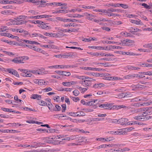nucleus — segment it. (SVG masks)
<instances>
[{
  "instance_id": "nucleus-42",
  "label": "nucleus",
  "mask_w": 152,
  "mask_h": 152,
  "mask_svg": "<svg viewBox=\"0 0 152 152\" xmlns=\"http://www.w3.org/2000/svg\"><path fill=\"white\" fill-rule=\"evenodd\" d=\"M38 103L40 105L42 106H45L47 104L46 102L42 100H41L40 101H39L38 102Z\"/></svg>"
},
{
  "instance_id": "nucleus-12",
  "label": "nucleus",
  "mask_w": 152,
  "mask_h": 152,
  "mask_svg": "<svg viewBox=\"0 0 152 152\" xmlns=\"http://www.w3.org/2000/svg\"><path fill=\"white\" fill-rule=\"evenodd\" d=\"M31 36L32 37H39L42 38L43 39H45V38H46L45 37L43 36L42 34H40L38 33H36V32H34V33L31 34Z\"/></svg>"
},
{
  "instance_id": "nucleus-48",
  "label": "nucleus",
  "mask_w": 152,
  "mask_h": 152,
  "mask_svg": "<svg viewBox=\"0 0 152 152\" xmlns=\"http://www.w3.org/2000/svg\"><path fill=\"white\" fill-rule=\"evenodd\" d=\"M14 69H12L7 68L6 69L5 71V72H7L8 73L12 74V73L13 72Z\"/></svg>"
},
{
  "instance_id": "nucleus-8",
  "label": "nucleus",
  "mask_w": 152,
  "mask_h": 152,
  "mask_svg": "<svg viewBox=\"0 0 152 152\" xmlns=\"http://www.w3.org/2000/svg\"><path fill=\"white\" fill-rule=\"evenodd\" d=\"M12 61L15 63H23L24 62L23 61V60L21 59V57L16 58L12 60Z\"/></svg>"
},
{
  "instance_id": "nucleus-35",
  "label": "nucleus",
  "mask_w": 152,
  "mask_h": 152,
  "mask_svg": "<svg viewBox=\"0 0 152 152\" xmlns=\"http://www.w3.org/2000/svg\"><path fill=\"white\" fill-rule=\"evenodd\" d=\"M143 46L145 48H150L151 49H152V43L146 44L144 45Z\"/></svg>"
},
{
  "instance_id": "nucleus-24",
  "label": "nucleus",
  "mask_w": 152,
  "mask_h": 152,
  "mask_svg": "<svg viewBox=\"0 0 152 152\" xmlns=\"http://www.w3.org/2000/svg\"><path fill=\"white\" fill-rule=\"evenodd\" d=\"M56 19L59 20L64 22H68V18H64L60 17H57Z\"/></svg>"
},
{
  "instance_id": "nucleus-15",
  "label": "nucleus",
  "mask_w": 152,
  "mask_h": 152,
  "mask_svg": "<svg viewBox=\"0 0 152 152\" xmlns=\"http://www.w3.org/2000/svg\"><path fill=\"white\" fill-rule=\"evenodd\" d=\"M130 22L133 23L135 24L138 25H141L142 24V23L140 20H136L132 19L130 20Z\"/></svg>"
},
{
  "instance_id": "nucleus-54",
  "label": "nucleus",
  "mask_w": 152,
  "mask_h": 152,
  "mask_svg": "<svg viewBox=\"0 0 152 152\" xmlns=\"http://www.w3.org/2000/svg\"><path fill=\"white\" fill-rule=\"evenodd\" d=\"M132 96V94L130 93L126 92L124 94V97H130Z\"/></svg>"
},
{
  "instance_id": "nucleus-10",
  "label": "nucleus",
  "mask_w": 152,
  "mask_h": 152,
  "mask_svg": "<svg viewBox=\"0 0 152 152\" xmlns=\"http://www.w3.org/2000/svg\"><path fill=\"white\" fill-rule=\"evenodd\" d=\"M42 24L39 25V27L42 29H50V27L48 25L47 23H45L44 22H42Z\"/></svg>"
},
{
  "instance_id": "nucleus-44",
  "label": "nucleus",
  "mask_w": 152,
  "mask_h": 152,
  "mask_svg": "<svg viewBox=\"0 0 152 152\" xmlns=\"http://www.w3.org/2000/svg\"><path fill=\"white\" fill-rule=\"evenodd\" d=\"M88 88H83L81 87H80L79 89L80 90L82 93H84L88 90Z\"/></svg>"
},
{
  "instance_id": "nucleus-37",
  "label": "nucleus",
  "mask_w": 152,
  "mask_h": 152,
  "mask_svg": "<svg viewBox=\"0 0 152 152\" xmlns=\"http://www.w3.org/2000/svg\"><path fill=\"white\" fill-rule=\"evenodd\" d=\"M108 10H109L110 12H121V10H120L118 9H113V8L108 9Z\"/></svg>"
},
{
  "instance_id": "nucleus-25",
  "label": "nucleus",
  "mask_w": 152,
  "mask_h": 152,
  "mask_svg": "<svg viewBox=\"0 0 152 152\" xmlns=\"http://www.w3.org/2000/svg\"><path fill=\"white\" fill-rule=\"evenodd\" d=\"M48 107L49 109V110L51 111H53L54 110V106L52 104V103H51L50 102H49V103H48V104H47L46 105Z\"/></svg>"
},
{
  "instance_id": "nucleus-64",
  "label": "nucleus",
  "mask_w": 152,
  "mask_h": 152,
  "mask_svg": "<svg viewBox=\"0 0 152 152\" xmlns=\"http://www.w3.org/2000/svg\"><path fill=\"white\" fill-rule=\"evenodd\" d=\"M63 75H64L66 76H69L70 75V73L69 72H64L63 71Z\"/></svg>"
},
{
  "instance_id": "nucleus-2",
  "label": "nucleus",
  "mask_w": 152,
  "mask_h": 152,
  "mask_svg": "<svg viewBox=\"0 0 152 152\" xmlns=\"http://www.w3.org/2000/svg\"><path fill=\"white\" fill-rule=\"evenodd\" d=\"M134 118L137 120L144 121L152 118V116L148 115L146 114H144L143 113L142 114H139L138 115L135 116Z\"/></svg>"
},
{
  "instance_id": "nucleus-7",
  "label": "nucleus",
  "mask_w": 152,
  "mask_h": 152,
  "mask_svg": "<svg viewBox=\"0 0 152 152\" xmlns=\"http://www.w3.org/2000/svg\"><path fill=\"white\" fill-rule=\"evenodd\" d=\"M99 107L101 108L106 109H111L112 108V105L109 104H100Z\"/></svg>"
},
{
  "instance_id": "nucleus-53",
  "label": "nucleus",
  "mask_w": 152,
  "mask_h": 152,
  "mask_svg": "<svg viewBox=\"0 0 152 152\" xmlns=\"http://www.w3.org/2000/svg\"><path fill=\"white\" fill-rule=\"evenodd\" d=\"M107 144H103L102 145L99 146H98L96 147V148L98 149H99L102 148H105L107 147Z\"/></svg>"
},
{
  "instance_id": "nucleus-31",
  "label": "nucleus",
  "mask_w": 152,
  "mask_h": 152,
  "mask_svg": "<svg viewBox=\"0 0 152 152\" xmlns=\"http://www.w3.org/2000/svg\"><path fill=\"white\" fill-rule=\"evenodd\" d=\"M28 13L29 14H30L31 13L33 15H36L38 14V12L37 11L33 10H31L28 11Z\"/></svg>"
},
{
  "instance_id": "nucleus-52",
  "label": "nucleus",
  "mask_w": 152,
  "mask_h": 152,
  "mask_svg": "<svg viewBox=\"0 0 152 152\" xmlns=\"http://www.w3.org/2000/svg\"><path fill=\"white\" fill-rule=\"evenodd\" d=\"M73 93L75 96H77L80 94V92L77 90L75 89L73 91Z\"/></svg>"
},
{
  "instance_id": "nucleus-16",
  "label": "nucleus",
  "mask_w": 152,
  "mask_h": 152,
  "mask_svg": "<svg viewBox=\"0 0 152 152\" xmlns=\"http://www.w3.org/2000/svg\"><path fill=\"white\" fill-rule=\"evenodd\" d=\"M104 85L103 83H96L93 86V87L98 89L104 86Z\"/></svg>"
},
{
  "instance_id": "nucleus-29",
  "label": "nucleus",
  "mask_w": 152,
  "mask_h": 152,
  "mask_svg": "<svg viewBox=\"0 0 152 152\" xmlns=\"http://www.w3.org/2000/svg\"><path fill=\"white\" fill-rule=\"evenodd\" d=\"M79 7H81L83 8L84 9H94L95 8V7L93 6H85L84 5H80L79 6Z\"/></svg>"
},
{
  "instance_id": "nucleus-1",
  "label": "nucleus",
  "mask_w": 152,
  "mask_h": 152,
  "mask_svg": "<svg viewBox=\"0 0 152 152\" xmlns=\"http://www.w3.org/2000/svg\"><path fill=\"white\" fill-rule=\"evenodd\" d=\"M27 16L25 15L20 16L17 17L15 20H12L11 21V23H9L8 22L7 23V25H10V24H15V25H21L24 23H27V21H24V20L27 18Z\"/></svg>"
},
{
  "instance_id": "nucleus-50",
  "label": "nucleus",
  "mask_w": 152,
  "mask_h": 152,
  "mask_svg": "<svg viewBox=\"0 0 152 152\" xmlns=\"http://www.w3.org/2000/svg\"><path fill=\"white\" fill-rule=\"evenodd\" d=\"M70 140H78V138L76 136L72 135L70 137Z\"/></svg>"
},
{
  "instance_id": "nucleus-17",
  "label": "nucleus",
  "mask_w": 152,
  "mask_h": 152,
  "mask_svg": "<svg viewBox=\"0 0 152 152\" xmlns=\"http://www.w3.org/2000/svg\"><path fill=\"white\" fill-rule=\"evenodd\" d=\"M23 42H25L27 44H38L39 43L34 41H29L27 40L23 39L22 40Z\"/></svg>"
},
{
  "instance_id": "nucleus-49",
  "label": "nucleus",
  "mask_w": 152,
  "mask_h": 152,
  "mask_svg": "<svg viewBox=\"0 0 152 152\" xmlns=\"http://www.w3.org/2000/svg\"><path fill=\"white\" fill-rule=\"evenodd\" d=\"M42 47L47 48H54V45H42Z\"/></svg>"
},
{
  "instance_id": "nucleus-19",
  "label": "nucleus",
  "mask_w": 152,
  "mask_h": 152,
  "mask_svg": "<svg viewBox=\"0 0 152 152\" xmlns=\"http://www.w3.org/2000/svg\"><path fill=\"white\" fill-rule=\"evenodd\" d=\"M119 119H110L109 120V122L110 124H119Z\"/></svg>"
},
{
  "instance_id": "nucleus-27",
  "label": "nucleus",
  "mask_w": 152,
  "mask_h": 152,
  "mask_svg": "<svg viewBox=\"0 0 152 152\" xmlns=\"http://www.w3.org/2000/svg\"><path fill=\"white\" fill-rule=\"evenodd\" d=\"M44 34L46 36L53 37H55L56 36V34L55 33H52L46 32Z\"/></svg>"
},
{
  "instance_id": "nucleus-26",
  "label": "nucleus",
  "mask_w": 152,
  "mask_h": 152,
  "mask_svg": "<svg viewBox=\"0 0 152 152\" xmlns=\"http://www.w3.org/2000/svg\"><path fill=\"white\" fill-rule=\"evenodd\" d=\"M1 13L5 15H8L12 13V12L11 11L8 10L2 11L1 12Z\"/></svg>"
},
{
  "instance_id": "nucleus-21",
  "label": "nucleus",
  "mask_w": 152,
  "mask_h": 152,
  "mask_svg": "<svg viewBox=\"0 0 152 152\" xmlns=\"http://www.w3.org/2000/svg\"><path fill=\"white\" fill-rule=\"evenodd\" d=\"M68 22L83 23L81 20H76L74 18H68Z\"/></svg>"
},
{
  "instance_id": "nucleus-23",
  "label": "nucleus",
  "mask_w": 152,
  "mask_h": 152,
  "mask_svg": "<svg viewBox=\"0 0 152 152\" xmlns=\"http://www.w3.org/2000/svg\"><path fill=\"white\" fill-rule=\"evenodd\" d=\"M7 28L6 26H2L0 27V35L1 33H4V32L6 31Z\"/></svg>"
},
{
  "instance_id": "nucleus-51",
  "label": "nucleus",
  "mask_w": 152,
  "mask_h": 152,
  "mask_svg": "<svg viewBox=\"0 0 152 152\" xmlns=\"http://www.w3.org/2000/svg\"><path fill=\"white\" fill-rule=\"evenodd\" d=\"M110 80H122V78L120 77H110Z\"/></svg>"
},
{
  "instance_id": "nucleus-40",
  "label": "nucleus",
  "mask_w": 152,
  "mask_h": 152,
  "mask_svg": "<svg viewBox=\"0 0 152 152\" xmlns=\"http://www.w3.org/2000/svg\"><path fill=\"white\" fill-rule=\"evenodd\" d=\"M79 113L77 114V116L78 117H79L81 116H84L85 115V113L83 112L82 111H80L79 112Z\"/></svg>"
},
{
  "instance_id": "nucleus-9",
  "label": "nucleus",
  "mask_w": 152,
  "mask_h": 152,
  "mask_svg": "<svg viewBox=\"0 0 152 152\" xmlns=\"http://www.w3.org/2000/svg\"><path fill=\"white\" fill-rule=\"evenodd\" d=\"M89 54L92 56V57L96 56L99 57H100V56H103L104 53L91 52Z\"/></svg>"
},
{
  "instance_id": "nucleus-39",
  "label": "nucleus",
  "mask_w": 152,
  "mask_h": 152,
  "mask_svg": "<svg viewBox=\"0 0 152 152\" xmlns=\"http://www.w3.org/2000/svg\"><path fill=\"white\" fill-rule=\"evenodd\" d=\"M55 107L56 108L54 109L53 111H58L61 110V107L59 105L57 104L56 105Z\"/></svg>"
},
{
  "instance_id": "nucleus-5",
  "label": "nucleus",
  "mask_w": 152,
  "mask_h": 152,
  "mask_svg": "<svg viewBox=\"0 0 152 152\" xmlns=\"http://www.w3.org/2000/svg\"><path fill=\"white\" fill-rule=\"evenodd\" d=\"M1 35L5 37H7L9 38H11L12 39H18L19 38L17 36H14L12 34L9 33H1Z\"/></svg>"
},
{
  "instance_id": "nucleus-57",
  "label": "nucleus",
  "mask_w": 152,
  "mask_h": 152,
  "mask_svg": "<svg viewBox=\"0 0 152 152\" xmlns=\"http://www.w3.org/2000/svg\"><path fill=\"white\" fill-rule=\"evenodd\" d=\"M114 138L113 137H109L105 138V141L107 142L110 141L114 140Z\"/></svg>"
},
{
  "instance_id": "nucleus-32",
  "label": "nucleus",
  "mask_w": 152,
  "mask_h": 152,
  "mask_svg": "<svg viewBox=\"0 0 152 152\" xmlns=\"http://www.w3.org/2000/svg\"><path fill=\"white\" fill-rule=\"evenodd\" d=\"M78 112H69L67 113V114L69 115L74 116V117H77V114L78 113Z\"/></svg>"
},
{
  "instance_id": "nucleus-34",
  "label": "nucleus",
  "mask_w": 152,
  "mask_h": 152,
  "mask_svg": "<svg viewBox=\"0 0 152 152\" xmlns=\"http://www.w3.org/2000/svg\"><path fill=\"white\" fill-rule=\"evenodd\" d=\"M29 72L35 75H40L42 73L41 71H39V70H31Z\"/></svg>"
},
{
  "instance_id": "nucleus-6",
  "label": "nucleus",
  "mask_w": 152,
  "mask_h": 152,
  "mask_svg": "<svg viewBox=\"0 0 152 152\" xmlns=\"http://www.w3.org/2000/svg\"><path fill=\"white\" fill-rule=\"evenodd\" d=\"M128 121V119L127 118H121L119 119V124L121 125H126L127 122Z\"/></svg>"
},
{
  "instance_id": "nucleus-11",
  "label": "nucleus",
  "mask_w": 152,
  "mask_h": 152,
  "mask_svg": "<svg viewBox=\"0 0 152 152\" xmlns=\"http://www.w3.org/2000/svg\"><path fill=\"white\" fill-rule=\"evenodd\" d=\"M137 65L139 67H152V64H148L145 62L138 64Z\"/></svg>"
},
{
  "instance_id": "nucleus-59",
  "label": "nucleus",
  "mask_w": 152,
  "mask_h": 152,
  "mask_svg": "<svg viewBox=\"0 0 152 152\" xmlns=\"http://www.w3.org/2000/svg\"><path fill=\"white\" fill-rule=\"evenodd\" d=\"M75 77L79 79L82 80H84L85 78L84 76H79L77 75H75Z\"/></svg>"
},
{
  "instance_id": "nucleus-22",
  "label": "nucleus",
  "mask_w": 152,
  "mask_h": 152,
  "mask_svg": "<svg viewBox=\"0 0 152 152\" xmlns=\"http://www.w3.org/2000/svg\"><path fill=\"white\" fill-rule=\"evenodd\" d=\"M38 85L40 86L46 85H47L48 81H45L44 80L39 79Z\"/></svg>"
},
{
  "instance_id": "nucleus-20",
  "label": "nucleus",
  "mask_w": 152,
  "mask_h": 152,
  "mask_svg": "<svg viewBox=\"0 0 152 152\" xmlns=\"http://www.w3.org/2000/svg\"><path fill=\"white\" fill-rule=\"evenodd\" d=\"M129 30H130V32L132 34H134L133 32L138 31L139 30V29L138 28L132 27L130 28Z\"/></svg>"
},
{
  "instance_id": "nucleus-58",
  "label": "nucleus",
  "mask_w": 152,
  "mask_h": 152,
  "mask_svg": "<svg viewBox=\"0 0 152 152\" xmlns=\"http://www.w3.org/2000/svg\"><path fill=\"white\" fill-rule=\"evenodd\" d=\"M99 19L100 22L101 21H108L109 22H111V21H112V20H108L106 19L103 18H99Z\"/></svg>"
},
{
  "instance_id": "nucleus-63",
  "label": "nucleus",
  "mask_w": 152,
  "mask_h": 152,
  "mask_svg": "<svg viewBox=\"0 0 152 152\" xmlns=\"http://www.w3.org/2000/svg\"><path fill=\"white\" fill-rule=\"evenodd\" d=\"M62 84H63V85L65 86H70V83L69 82H64L62 83Z\"/></svg>"
},
{
  "instance_id": "nucleus-45",
  "label": "nucleus",
  "mask_w": 152,
  "mask_h": 152,
  "mask_svg": "<svg viewBox=\"0 0 152 152\" xmlns=\"http://www.w3.org/2000/svg\"><path fill=\"white\" fill-rule=\"evenodd\" d=\"M39 18H49L51 17V16L49 15H39Z\"/></svg>"
},
{
  "instance_id": "nucleus-28",
  "label": "nucleus",
  "mask_w": 152,
  "mask_h": 152,
  "mask_svg": "<svg viewBox=\"0 0 152 152\" xmlns=\"http://www.w3.org/2000/svg\"><path fill=\"white\" fill-rule=\"evenodd\" d=\"M53 99L55 100V101L57 102H60V96L56 95L53 96Z\"/></svg>"
},
{
  "instance_id": "nucleus-33",
  "label": "nucleus",
  "mask_w": 152,
  "mask_h": 152,
  "mask_svg": "<svg viewBox=\"0 0 152 152\" xmlns=\"http://www.w3.org/2000/svg\"><path fill=\"white\" fill-rule=\"evenodd\" d=\"M127 39H125L122 41L121 44L123 46L126 45L129 46V45L127 44Z\"/></svg>"
},
{
  "instance_id": "nucleus-38",
  "label": "nucleus",
  "mask_w": 152,
  "mask_h": 152,
  "mask_svg": "<svg viewBox=\"0 0 152 152\" xmlns=\"http://www.w3.org/2000/svg\"><path fill=\"white\" fill-rule=\"evenodd\" d=\"M116 107L117 108V109H120L121 108H127L129 109L130 108V107L129 106L127 107L123 105H117Z\"/></svg>"
},
{
  "instance_id": "nucleus-41",
  "label": "nucleus",
  "mask_w": 152,
  "mask_h": 152,
  "mask_svg": "<svg viewBox=\"0 0 152 152\" xmlns=\"http://www.w3.org/2000/svg\"><path fill=\"white\" fill-rule=\"evenodd\" d=\"M132 75V77L133 78L134 77H140V78H142V74H134Z\"/></svg>"
},
{
  "instance_id": "nucleus-4",
  "label": "nucleus",
  "mask_w": 152,
  "mask_h": 152,
  "mask_svg": "<svg viewBox=\"0 0 152 152\" xmlns=\"http://www.w3.org/2000/svg\"><path fill=\"white\" fill-rule=\"evenodd\" d=\"M85 79H84V84L83 86H88L91 85V82L92 81V79L91 78L89 77H85Z\"/></svg>"
},
{
  "instance_id": "nucleus-62",
  "label": "nucleus",
  "mask_w": 152,
  "mask_h": 152,
  "mask_svg": "<svg viewBox=\"0 0 152 152\" xmlns=\"http://www.w3.org/2000/svg\"><path fill=\"white\" fill-rule=\"evenodd\" d=\"M142 5L146 9H150L151 8V7L150 6L148 5L145 3L142 4Z\"/></svg>"
},
{
  "instance_id": "nucleus-3",
  "label": "nucleus",
  "mask_w": 152,
  "mask_h": 152,
  "mask_svg": "<svg viewBox=\"0 0 152 152\" xmlns=\"http://www.w3.org/2000/svg\"><path fill=\"white\" fill-rule=\"evenodd\" d=\"M97 99L92 100V101H89L88 102H85V101L84 100H81V103L85 105H93L94 103L97 101Z\"/></svg>"
},
{
  "instance_id": "nucleus-47",
  "label": "nucleus",
  "mask_w": 152,
  "mask_h": 152,
  "mask_svg": "<svg viewBox=\"0 0 152 152\" xmlns=\"http://www.w3.org/2000/svg\"><path fill=\"white\" fill-rule=\"evenodd\" d=\"M133 87L134 86H135V88H142L144 86H142L141 85H140L139 84H137L136 85H132V86Z\"/></svg>"
},
{
  "instance_id": "nucleus-13",
  "label": "nucleus",
  "mask_w": 152,
  "mask_h": 152,
  "mask_svg": "<svg viewBox=\"0 0 152 152\" xmlns=\"http://www.w3.org/2000/svg\"><path fill=\"white\" fill-rule=\"evenodd\" d=\"M147 101V99L146 98L143 97L141 98H139V97H136L133 99L132 102H138L140 101Z\"/></svg>"
},
{
  "instance_id": "nucleus-36",
  "label": "nucleus",
  "mask_w": 152,
  "mask_h": 152,
  "mask_svg": "<svg viewBox=\"0 0 152 152\" xmlns=\"http://www.w3.org/2000/svg\"><path fill=\"white\" fill-rule=\"evenodd\" d=\"M22 108L23 110L26 111H35V110L34 109H31L30 108H28L27 107H23Z\"/></svg>"
},
{
  "instance_id": "nucleus-55",
  "label": "nucleus",
  "mask_w": 152,
  "mask_h": 152,
  "mask_svg": "<svg viewBox=\"0 0 152 152\" xmlns=\"http://www.w3.org/2000/svg\"><path fill=\"white\" fill-rule=\"evenodd\" d=\"M12 75H15L17 77H19V74L18 73L17 71L15 69H14Z\"/></svg>"
},
{
  "instance_id": "nucleus-60",
  "label": "nucleus",
  "mask_w": 152,
  "mask_h": 152,
  "mask_svg": "<svg viewBox=\"0 0 152 152\" xmlns=\"http://www.w3.org/2000/svg\"><path fill=\"white\" fill-rule=\"evenodd\" d=\"M62 115V114H56L54 115V117L55 118H62L63 117H64L65 116L64 115L61 116V115Z\"/></svg>"
},
{
  "instance_id": "nucleus-56",
  "label": "nucleus",
  "mask_w": 152,
  "mask_h": 152,
  "mask_svg": "<svg viewBox=\"0 0 152 152\" xmlns=\"http://www.w3.org/2000/svg\"><path fill=\"white\" fill-rule=\"evenodd\" d=\"M61 106L62 108V112L63 113L65 112V110L66 109V104H63L61 105Z\"/></svg>"
},
{
  "instance_id": "nucleus-14",
  "label": "nucleus",
  "mask_w": 152,
  "mask_h": 152,
  "mask_svg": "<svg viewBox=\"0 0 152 152\" xmlns=\"http://www.w3.org/2000/svg\"><path fill=\"white\" fill-rule=\"evenodd\" d=\"M42 98L41 96L37 94H33L31 97V98L33 99H37L39 100Z\"/></svg>"
},
{
  "instance_id": "nucleus-61",
  "label": "nucleus",
  "mask_w": 152,
  "mask_h": 152,
  "mask_svg": "<svg viewBox=\"0 0 152 152\" xmlns=\"http://www.w3.org/2000/svg\"><path fill=\"white\" fill-rule=\"evenodd\" d=\"M124 78L126 79H129L133 78L132 75H129L124 76Z\"/></svg>"
},
{
  "instance_id": "nucleus-43",
  "label": "nucleus",
  "mask_w": 152,
  "mask_h": 152,
  "mask_svg": "<svg viewBox=\"0 0 152 152\" xmlns=\"http://www.w3.org/2000/svg\"><path fill=\"white\" fill-rule=\"evenodd\" d=\"M70 98L74 101L77 102L78 101L80 100V99L78 97H75L72 96H70Z\"/></svg>"
},
{
  "instance_id": "nucleus-46",
  "label": "nucleus",
  "mask_w": 152,
  "mask_h": 152,
  "mask_svg": "<svg viewBox=\"0 0 152 152\" xmlns=\"http://www.w3.org/2000/svg\"><path fill=\"white\" fill-rule=\"evenodd\" d=\"M139 73L140 74L145 75H151V71L150 72H140Z\"/></svg>"
},
{
  "instance_id": "nucleus-18",
  "label": "nucleus",
  "mask_w": 152,
  "mask_h": 152,
  "mask_svg": "<svg viewBox=\"0 0 152 152\" xmlns=\"http://www.w3.org/2000/svg\"><path fill=\"white\" fill-rule=\"evenodd\" d=\"M122 52V53L123 55H127L129 56H134V55H138L137 54H135L133 52H124L123 51H121Z\"/></svg>"
},
{
  "instance_id": "nucleus-30",
  "label": "nucleus",
  "mask_w": 152,
  "mask_h": 152,
  "mask_svg": "<svg viewBox=\"0 0 152 152\" xmlns=\"http://www.w3.org/2000/svg\"><path fill=\"white\" fill-rule=\"evenodd\" d=\"M12 3H15L18 4L22 3L23 2V0H11Z\"/></svg>"
}]
</instances>
